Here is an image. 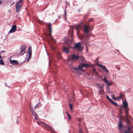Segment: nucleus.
Instances as JSON below:
<instances>
[{"instance_id":"obj_1","label":"nucleus","mask_w":133,"mask_h":133,"mask_svg":"<svg viewBox=\"0 0 133 133\" xmlns=\"http://www.w3.org/2000/svg\"><path fill=\"white\" fill-rule=\"evenodd\" d=\"M122 102L123 104L120 106L119 109L120 110L122 111L123 109V108H124L126 116L124 119L127 124L128 125H130L131 123L130 121L132 120V118L129 115L128 111L129 110V108L128 107V104L126 101H124L123 100Z\"/></svg>"},{"instance_id":"obj_2","label":"nucleus","mask_w":133,"mask_h":133,"mask_svg":"<svg viewBox=\"0 0 133 133\" xmlns=\"http://www.w3.org/2000/svg\"><path fill=\"white\" fill-rule=\"evenodd\" d=\"M86 24H87L86 25L83 23H82L81 22L79 24L75 26V28L77 30V32L78 33V30L81 29L82 28V26H81V24H82L84 26V32L86 33L87 34H88L89 31V29L90 28H93V26H91V27L90 26L89 23L86 22Z\"/></svg>"},{"instance_id":"obj_3","label":"nucleus","mask_w":133,"mask_h":133,"mask_svg":"<svg viewBox=\"0 0 133 133\" xmlns=\"http://www.w3.org/2000/svg\"><path fill=\"white\" fill-rule=\"evenodd\" d=\"M92 66L88 64L85 63H80L77 68H74V69L76 71L78 72L79 71H82L83 72H84L85 71L82 68L83 67H91Z\"/></svg>"},{"instance_id":"obj_4","label":"nucleus","mask_w":133,"mask_h":133,"mask_svg":"<svg viewBox=\"0 0 133 133\" xmlns=\"http://www.w3.org/2000/svg\"><path fill=\"white\" fill-rule=\"evenodd\" d=\"M39 122L40 123L42 124H43L46 126L45 127V128L47 130L49 131H51V132L52 133H55V132H54V130L52 129L50 126L49 125L46 124L44 122L41 121H40Z\"/></svg>"},{"instance_id":"obj_5","label":"nucleus","mask_w":133,"mask_h":133,"mask_svg":"<svg viewBox=\"0 0 133 133\" xmlns=\"http://www.w3.org/2000/svg\"><path fill=\"white\" fill-rule=\"evenodd\" d=\"M96 64L98 66L101 68H102L104 71H105L107 73H108L109 72V71L107 69L105 65H103L102 64L98 63H97Z\"/></svg>"},{"instance_id":"obj_6","label":"nucleus","mask_w":133,"mask_h":133,"mask_svg":"<svg viewBox=\"0 0 133 133\" xmlns=\"http://www.w3.org/2000/svg\"><path fill=\"white\" fill-rule=\"evenodd\" d=\"M16 12H18L20 9L21 7L22 6V4H19L18 3H16Z\"/></svg>"},{"instance_id":"obj_7","label":"nucleus","mask_w":133,"mask_h":133,"mask_svg":"<svg viewBox=\"0 0 133 133\" xmlns=\"http://www.w3.org/2000/svg\"><path fill=\"white\" fill-rule=\"evenodd\" d=\"M16 28L17 26L16 25H12L10 30L9 32V33L10 34L15 32V31Z\"/></svg>"},{"instance_id":"obj_8","label":"nucleus","mask_w":133,"mask_h":133,"mask_svg":"<svg viewBox=\"0 0 133 133\" xmlns=\"http://www.w3.org/2000/svg\"><path fill=\"white\" fill-rule=\"evenodd\" d=\"M124 96L125 95L124 94H121L120 95V96L118 97H117L116 98L114 97L113 95H112L111 96V97L113 99L115 100H117L118 98H120L122 99L123 100V99L122 97H124Z\"/></svg>"},{"instance_id":"obj_9","label":"nucleus","mask_w":133,"mask_h":133,"mask_svg":"<svg viewBox=\"0 0 133 133\" xmlns=\"http://www.w3.org/2000/svg\"><path fill=\"white\" fill-rule=\"evenodd\" d=\"M28 51L29 54V57L27 60V62L28 61L29 59L31 57L32 55V48L31 46L29 48Z\"/></svg>"},{"instance_id":"obj_10","label":"nucleus","mask_w":133,"mask_h":133,"mask_svg":"<svg viewBox=\"0 0 133 133\" xmlns=\"http://www.w3.org/2000/svg\"><path fill=\"white\" fill-rule=\"evenodd\" d=\"M103 80L104 81L105 83H106V84L107 85L109 86L110 85V84L109 82V81L107 79L106 77L105 76H104V79H103Z\"/></svg>"},{"instance_id":"obj_11","label":"nucleus","mask_w":133,"mask_h":133,"mask_svg":"<svg viewBox=\"0 0 133 133\" xmlns=\"http://www.w3.org/2000/svg\"><path fill=\"white\" fill-rule=\"evenodd\" d=\"M62 49L63 51L65 53H68L69 52V50L68 48L66 47L63 46L62 47Z\"/></svg>"},{"instance_id":"obj_12","label":"nucleus","mask_w":133,"mask_h":133,"mask_svg":"<svg viewBox=\"0 0 133 133\" xmlns=\"http://www.w3.org/2000/svg\"><path fill=\"white\" fill-rule=\"evenodd\" d=\"M79 56H76L75 54H73L72 55L71 58L73 60H77L79 58Z\"/></svg>"},{"instance_id":"obj_13","label":"nucleus","mask_w":133,"mask_h":133,"mask_svg":"<svg viewBox=\"0 0 133 133\" xmlns=\"http://www.w3.org/2000/svg\"><path fill=\"white\" fill-rule=\"evenodd\" d=\"M10 63L13 65L17 64L18 63V62L17 61L15 60H12L10 59Z\"/></svg>"},{"instance_id":"obj_14","label":"nucleus","mask_w":133,"mask_h":133,"mask_svg":"<svg viewBox=\"0 0 133 133\" xmlns=\"http://www.w3.org/2000/svg\"><path fill=\"white\" fill-rule=\"evenodd\" d=\"M46 24L48 26V28H49V30L50 32L49 34V36L51 37V23H50L49 24L47 23Z\"/></svg>"},{"instance_id":"obj_15","label":"nucleus","mask_w":133,"mask_h":133,"mask_svg":"<svg viewBox=\"0 0 133 133\" xmlns=\"http://www.w3.org/2000/svg\"><path fill=\"white\" fill-rule=\"evenodd\" d=\"M26 48L25 46L24 45H22L21 46L20 50L21 51V53L23 52Z\"/></svg>"},{"instance_id":"obj_16","label":"nucleus","mask_w":133,"mask_h":133,"mask_svg":"<svg viewBox=\"0 0 133 133\" xmlns=\"http://www.w3.org/2000/svg\"><path fill=\"white\" fill-rule=\"evenodd\" d=\"M80 46V42H79L75 44L74 45V48H75L77 49Z\"/></svg>"},{"instance_id":"obj_17","label":"nucleus","mask_w":133,"mask_h":133,"mask_svg":"<svg viewBox=\"0 0 133 133\" xmlns=\"http://www.w3.org/2000/svg\"><path fill=\"white\" fill-rule=\"evenodd\" d=\"M118 127L119 128H122L123 127V124L122 123L121 120L120 119L118 124Z\"/></svg>"},{"instance_id":"obj_18","label":"nucleus","mask_w":133,"mask_h":133,"mask_svg":"<svg viewBox=\"0 0 133 133\" xmlns=\"http://www.w3.org/2000/svg\"><path fill=\"white\" fill-rule=\"evenodd\" d=\"M131 128L130 127H129L128 129L127 130V131H124V133H131L130 131L131 130Z\"/></svg>"},{"instance_id":"obj_19","label":"nucleus","mask_w":133,"mask_h":133,"mask_svg":"<svg viewBox=\"0 0 133 133\" xmlns=\"http://www.w3.org/2000/svg\"><path fill=\"white\" fill-rule=\"evenodd\" d=\"M84 47L83 46H80L77 49L78 51H82Z\"/></svg>"},{"instance_id":"obj_20","label":"nucleus","mask_w":133,"mask_h":133,"mask_svg":"<svg viewBox=\"0 0 133 133\" xmlns=\"http://www.w3.org/2000/svg\"><path fill=\"white\" fill-rule=\"evenodd\" d=\"M112 104L115 105V106H118V104L116 103L115 101H113L112 99L110 102Z\"/></svg>"},{"instance_id":"obj_21","label":"nucleus","mask_w":133,"mask_h":133,"mask_svg":"<svg viewBox=\"0 0 133 133\" xmlns=\"http://www.w3.org/2000/svg\"><path fill=\"white\" fill-rule=\"evenodd\" d=\"M41 105L40 102L37 103L34 107L35 108H38L41 107Z\"/></svg>"},{"instance_id":"obj_22","label":"nucleus","mask_w":133,"mask_h":133,"mask_svg":"<svg viewBox=\"0 0 133 133\" xmlns=\"http://www.w3.org/2000/svg\"><path fill=\"white\" fill-rule=\"evenodd\" d=\"M32 115L35 117V119H38L37 115L36 113V112L34 113Z\"/></svg>"},{"instance_id":"obj_23","label":"nucleus","mask_w":133,"mask_h":133,"mask_svg":"<svg viewBox=\"0 0 133 133\" xmlns=\"http://www.w3.org/2000/svg\"><path fill=\"white\" fill-rule=\"evenodd\" d=\"M81 59L82 62H84L85 61V59L82 56H80L79 58Z\"/></svg>"},{"instance_id":"obj_24","label":"nucleus","mask_w":133,"mask_h":133,"mask_svg":"<svg viewBox=\"0 0 133 133\" xmlns=\"http://www.w3.org/2000/svg\"><path fill=\"white\" fill-rule=\"evenodd\" d=\"M78 130L79 132V133H83V131L82 130V128L80 127H78Z\"/></svg>"},{"instance_id":"obj_25","label":"nucleus","mask_w":133,"mask_h":133,"mask_svg":"<svg viewBox=\"0 0 133 133\" xmlns=\"http://www.w3.org/2000/svg\"><path fill=\"white\" fill-rule=\"evenodd\" d=\"M0 64L1 65H3L4 64V62L2 59H0Z\"/></svg>"},{"instance_id":"obj_26","label":"nucleus","mask_w":133,"mask_h":133,"mask_svg":"<svg viewBox=\"0 0 133 133\" xmlns=\"http://www.w3.org/2000/svg\"><path fill=\"white\" fill-rule=\"evenodd\" d=\"M92 71L94 73H95L96 75H97V74L96 72V69L94 68H93L92 69Z\"/></svg>"},{"instance_id":"obj_27","label":"nucleus","mask_w":133,"mask_h":133,"mask_svg":"<svg viewBox=\"0 0 133 133\" xmlns=\"http://www.w3.org/2000/svg\"><path fill=\"white\" fill-rule=\"evenodd\" d=\"M30 107L31 109V112L32 113V115L34 114V113H35V112L34 110L32 108V107H31V105H30Z\"/></svg>"},{"instance_id":"obj_28","label":"nucleus","mask_w":133,"mask_h":133,"mask_svg":"<svg viewBox=\"0 0 133 133\" xmlns=\"http://www.w3.org/2000/svg\"><path fill=\"white\" fill-rule=\"evenodd\" d=\"M69 107L70 108L71 110L73 109V107L72 104L71 103H69Z\"/></svg>"},{"instance_id":"obj_29","label":"nucleus","mask_w":133,"mask_h":133,"mask_svg":"<svg viewBox=\"0 0 133 133\" xmlns=\"http://www.w3.org/2000/svg\"><path fill=\"white\" fill-rule=\"evenodd\" d=\"M106 97L107 99L110 101V102L112 99L110 98L108 95H106Z\"/></svg>"},{"instance_id":"obj_30","label":"nucleus","mask_w":133,"mask_h":133,"mask_svg":"<svg viewBox=\"0 0 133 133\" xmlns=\"http://www.w3.org/2000/svg\"><path fill=\"white\" fill-rule=\"evenodd\" d=\"M23 1V0H19L17 3H18L19 4H22V3Z\"/></svg>"},{"instance_id":"obj_31","label":"nucleus","mask_w":133,"mask_h":133,"mask_svg":"<svg viewBox=\"0 0 133 133\" xmlns=\"http://www.w3.org/2000/svg\"><path fill=\"white\" fill-rule=\"evenodd\" d=\"M98 87L100 89H102L103 88V85H102L101 86L100 85H99V86Z\"/></svg>"},{"instance_id":"obj_32","label":"nucleus","mask_w":133,"mask_h":133,"mask_svg":"<svg viewBox=\"0 0 133 133\" xmlns=\"http://www.w3.org/2000/svg\"><path fill=\"white\" fill-rule=\"evenodd\" d=\"M67 116L68 117V118L70 119H71V115L69 114H67Z\"/></svg>"},{"instance_id":"obj_33","label":"nucleus","mask_w":133,"mask_h":133,"mask_svg":"<svg viewBox=\"0 0 133 133\" xmlns=\"http://www.w3.org/2000/svg\"><path fill=\"white\" fill-rule=\"evenodd\" d=\"M67 44L69 45H71V42H70V41L69 40V41L68 42V43H67Z\"/></svg>"},{"instance_id":"obj_34","label":"nucleus","mask_w":133,"mask_h":133,"mask_svg":"<svg viewBox=\"0 0 133 133\" xmlns=\"http://www.w3.org/2000/svg\"><path fill=\"white\" fill-rule=\"evenodd\" d=\"M5 52V51H4V50H2V51H0V55L2 54L4 52Z\"/></svg>"},{"instance_id":"obj_35","label":"nucleus","mask_w":133,"mask_h":133,"mask_svg":"<svg viewBox=\"0 0 133 133\" xmlns=\"http://www.w3.org/2000/svg\"><path fill=\"white\" fill-rule=\"evenodd\" d=\"M100 91L101 92V93H103L104 92V91H103V88L101 89H100Z\"/></svg>"},{"instance_id":"obj_36","label":"nucleus","mask_w":133,"mask_h":133,"mask_svg":"<svg viewBox=\"0 0 133 133\" xmlns=\"http://www.w3.org/2000/svg\"><path fill=\"white\" fill-rule=\"evenodd\" d=\"M69 41V39H68L67 41H65V42H65V44H67V43H68V42Z\"/></svg>"},{"instance_id":"obj_37","label":"nucleus","mask_w":133,"mask_h":133,"mask_svg":"<svg viewBox=\"0 0 133 133\" xmlns=\"http://www.w3.org/2000/svg\"><path fill=\"white\" fill-rule=\"evenodd\" d=\"M99 57H97L96 59V62H98V60L99 59Z\"/></svg>"},{"instance_id":"obj_38","label":"nucleus","mask_w":133,"mask_h":133,"mask_svg":"<svg viewBox=\"0 0 133 133\" xmlns=\"http://www.w3.org/2000/svg\"><path fill=\"white\" fill-rule=\"evenodd\" d=\"M119 113L120 115H121L122 114V111H121L120 110L119 111Z\"/></svg>"},{"instance_id":"obj_39","label":"nucleus","mask_w":133,"mask_h":133,"mask_svg":"<svg viewBox=\"0 0 133 133\" xmlns=\"http://www.w3.org/2000/svg\"><path fill=\"white\" fill-rule=\"evenodd\" d=\"M68 59V61H70L72 59L71 58V57H69Z\"/></svg>"},{"instance_id":"obj_40","label":"nucleus","mask_w":133,"mask_h":133,"mask_svg":"<svg viewBox=\"0 0 133 133\" xmlns=\"http://www.w3.org/2000/svg\"><path fill=\"white\" fill-rule=\"evenodd\" d=\"M93 19V18H91L89 20V21H92Z\"/></svg>"},{"instance_id":"obj_41","label":"nucleus","mask_w":133,"mask_h":133,"mask_svg":"<svg viewBox=\"0 0 133 133\" xmlns=\"http://www.w3.org/2000/svg\"><path fill=\"white\" fill-rule=\"evenodd\" d=\"M116 67L118 70H120V67H117L116 66Z\"/></svg>"},{"instance_id":"obj_42","label":"nucleus","mask_w":133,"mask_h":133,"mask_svg":"<svg viewBox=\"0 0 133 133\" xmlns=\"http://www.w3.org/2000/svg\"><path fill=\"white\" fill-rule=\"evenodd\" d=\"M66 10H65L64 11V15H65V16H66Z\"/></svg>"},{"instance_id":"obj_43","label":"nucleus","mask_w":133,"mask_h":133,"mask_svg":"<svg viewBox=\"0 0 133 133\" xmlns=\"http://www.w3.org/2000/svg\"><path fill=\"white\" fill-rule=\"evenodd\" d=\"M102 93H101V92L100 91H99V94L100 95H102Z\"/></svg>"},{"instance_id":"obj_44","label":"nucleus","mask_w":133,"mask_h":133,"mask_svg":"<svg viewBox=\"0 0 133 133\" xmlns=\"http://www.w3.org/2000/svg\"><path fill=\"white\" fill-rule=\"evenodd\" d=\"M2 2L1 1V0H0V5H1L2 4Z\"/></svg>"},{"instance_id":"obj_45","label":"nucleus","mask_w":133,"mask_h":133,"mask_svg":"<svg viewBox=\"0 0 133 133\" xmlns=\"http://www.w3.org/2000/svg\"><path fill=\"white\" fill-rule=\"evenodd\" d=\"M64 19L66 20V17H65V18H64Z\"/></svg>"},{"instance_id":"obj_46","label":"nucleus","mask_w":133,"mask_h":133,"mask_svg":"<svg viewBox=\"0 0 133 133\" xmlns=\"http://www.w3.org/2000/svg\"><path fill=\"white\" fill-rule=\"evenodd\" d=\"M66 114H67H67H68V111H66Z\"/></svg>"},{"instance_id":"obj_47","label":"nucleus","mask_w":133,"mask_h":133,"mask_svg":"<svg viewBox=\"0 0 133 133\" xmlns=\"http://www.w3.org/2000/svg\"><path fill=\"white\" fill-rule=\"evenodd\" d=\"M97 85H98V86H99V85H100V84H97V83H96V84Z\"/></svg>"},{"instance_id":"obj_48","label":"nucleus","mask_w":133,"mask_h":133,"mask_svg":"<svg viewBox=\"0 0 133 133\" xmlns=\"http://www.w3.org/2000/svg\"><path fill=\"white\" fill-rule=\"evenodd\" d=\"M15 3V2H13V3L11 5H12L14 4Z\"/></svg>"},{"instance_id":"obj_49","label":"nucleus","mask_w":133,"mask_h":133,"mask_svg":"<svg viewBox=\"0 0 133 133\" xmlns=\"http://www.w3.org/2000/svg\"><path fill=\"white\" fill-rule=\"evenodd\" d=\"M61 16L59 15V16H58V18H61Z\"/></svg>"},{"instance_id":"obj_50","label":"nucleus","mask_w":133,"mask_h":133,"mask_svg":"<svg viewBox=\"0 0 133 133\" xmlns=\"http://www.w3.org/2000/svg\"><path fill=\"white\" fill-rule=\"evenodd\" d=\"M2 57L0 55V59H1V58Z\"/></svg>"},{"instance_id":"obj_51","label":"nucleus","mask_w":133,"mask_h":133,"mask_svg":"<svg viewBox=\"0 0 133 133\" xmlns=\"http://www.w3.org/2000/svg\"><path fill=\"white\" fill-rule=\"evenodd\" d=\"M81 125V123H79V127H80V126H79V125Z\"/></svg>"},{"instance_id":"obj_52","label":"nucleus","mask_w":133,"mask_h":133,"mask_svg":"<svg viewBox=\"0 0 133 133\" xmlns=\"http://www.w3.org/2000/svg\"><path fill=\"white\" fill-rule=\"evenodd\" d=\"M65 38H66V37H64V39H65Z\"/></svg>"},{"instance_id":"obj_53","label":"nucleus","mask_w":133,"mask_h":133,"mask_svg":"<svg viewBox=\"0 0 133 133\" xmlns=\"http://www.w3.org/2000/svg\"><path fill=\"white\" fill-rule=\"evenodd\" d=\"M24 53H25V52L24 53L22 54V55H23Z\"/></svg>"},{"instance_id":"obj_54","label":"nucleus","mask_w":133,"mask_h":133,"mask_svg":"<svg viewBox=\"0 0 133 133\" xmlns=\"http://www.w3.org/2000/svg\"><path fill=\"white\" fill-rule=\"evenodd\" d=\"M50 61H49V64H50Z\"/></svg>"},{"instance_id":"obj_55","label":"nucleus","mask_w":133,"mask_h":133,"mask_svg":"<svg viewBox=\"0 0 133 133\" xmlns=\"http://www.w3.org/2000/svg\"><path fill=\"white\" fill-rule=\"evenodd\" d=\"M19 30H21V29H19Z\"/></svg>"},{"instance_id":"obj_56","label":"nucleus","mask_w":133,"mask_h":133,"mask_svg":"<svg viewBox=\"0 0 133 133\" xmlns=\"http://www.w3.org/2000/svg\"><path fill=\"white\" fill-rule=\"evenodd\" d=\"M79 12H80V10H79V11H78Z\"/></svg>"},{"instance_id":"obj_57","label":"nucleus","mask_w":133,"mask_h":133,"mask_svg":"<svg viewBox=\"0 0 133 133\" xmlns=\"http://www.w3.org/2000/svg\"><path fill=\"white\" fill-rule=\"evenodd\" d=\"M37 123H38V124H39V123H38V122H37Z\"/></svg>"},{"instance_id":"obj_58","label":"nucleus","mask_w":133,"mask_h":133,"mask_svg":"<svg viewBox=\"0 0 133 133\" xmlns=\"http://www.w3.org/2000/svg\"><path fill=\"white\" fill-rule=\"evenodd\" d=\"M93 74H94V73H92V75H93Z\"/></svg>"}]
</instances>
